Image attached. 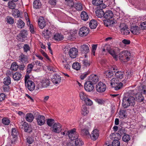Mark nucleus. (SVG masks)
Listing matches in <instances>:
<instances>
[{"label":"nucleus","mask_w":146,"mask_h":146,"mask_svg":"<svg viewBox=\"0 0 146 146\" xmlns=\"http://www.w3.org/2000/svg\"><path fill=\"white\" fill-rule=\"evenodd\" d=\"M132 91H129L125 93L123 100L122 105L124 108H126L131 106H134L135 104V99L132 96Z\"/></svg>","instance_id":"obj_1"},{"label":"nucleus","mask_w":146,"mask_h":146,"mask_svg":"<svg viewBox=\"0 0 146 146\" xmlns=\"http://www.w3.org/2000/svg\"><path fill=\"white\" fill-rule=\"evenodd\" d=\"M131 57L130 52L127 50L121 52L118 55L119 59L121 61L126 62L129 61Z\"/></svg>","instance_id":"obj_2"},{"label":"nucleus","mask_w":146,"mask_h":146,"mask_svg":"<svg viewBox=\"0 0 146 146\" xmlns=\"http://www.w3.org/2000/svg\"><path fill=\"white\" fill-rule=\"evenodd\" d=\"M52 132L59 133L62 130V126L59 123H55L51 127Z\"/></svg>","instance_id":"obj_3"},{"label":"nucleus","mask_w":146,"mask_h":146,"mask_svg":"<svg viewBox=\"0 0 146 146\" xmlns=\"http://www.w3.org/2000/svg\"><path fill=\"white\" fill-rule=\"evenodd\" d=\"M76 129L74 128L70 131H68L66 132V135H68L69 138L71 140H73L76 139L78 137V135L76 132Z\"/></svg>","instance_id":"obj_4"},{"label":"nucleus","mask_w":146,"mask_h":146,"mask_svg":"<svg viewBox=\"0 0 146 146\" xmlns=\"http://www.w3.org/2000/svg\"><path fill=\"white\" fill-rule=\"evenodd\" d=\"M20 129L24 130L25 132H30L32 131L30 127L26 122L22 121L19 124Z\"/></svg>","instance_id":"obj_5"},{"label":"nucleus","mask_w":146,"mask_h":146,"mask_svg":"<svg viewBox=\"0 0 146 146\" xmlns=\"http://www.w3.org/2000/svg\"><path fill=\"white\" fill-rule=\"evenodd\" d=\"M106 88V85L103 82H100L96 86V90L99 92H103L105 91Z\"/></svg>","instance_id":"obj_6"},{"label":"nucleus","mask_w":146,"mask_h":146,"mask_svg":"<svg viewBox=\"0 0 146 146\" xmlns=\"http://www.w3.org/2000/svg\"><path fill=\"white\" fill-rule=\"evenodd\" d=\"M89 32V28L84 27H81L79 30L78 33L79 35L80 36H86L88 35Z\"/></svg>","instance_id":"obj_7"},{"label":"nucleus","mask_w":146,"mask_h":146,"mask_svg":"<svg viewBox=\"0 0 146 146\" xmlns=\"http://www.w3.org/2000/svg\"><path fill=\"white\" fill-rule=\"evenodd\" d=\"M70 6L72 8H74L77 11H81L83 10L82 5L80 3L71 2Z\"/></svg>","instance_id":"obj_8"},{"label":"nucleus","mask_w":146,"mask_h":146,"mask_svg":"<svg viewBox=\"0 0 146 146\" xmlns=\"http://www.w3.org/2000/svg\"><path fill=\"white\" fill-rule=\"evenodd\" d=\"M84 87L85 90L88 92L92 91L94 88V86L93 83L88 81L86 82Z\"/></svg>","instance_id":"obj_9"},{"label":"nucleus","mask_w":146,"mask_h":146,"mask_svg":"<svg viewBox=\"0 0 146 146\" xmlns=\"http://www.w3.org/2000/svg\"><path fill=\"white\" fill-rule=\"evenodd\" d=\"M26 87L31 91H33L35 88V85L33 82L28 80L27 82L25 83Z\"/></svg>","instance_id":"obj_10"},{"label":"nucleus","mask_w":146,"mask_h":146,"mask_svg":"<svg viewBox=\"0 0 146 146\" xmlns=\"http://www.w3.org/2000/svg\"><path fill=\"white\" fill-rule=\"evenodd\" d=\"M70 56L72 58H74L76 57L78 54V50L75 48H71L68 52Z\"/></svg>","instance_id":"obj_11"},{"label":"nucleus","mask_w":146,"mask_h":146,"mask_svg":"<svg viewBox=\"0 0 146 146\" xmlns=\"http://www.w3.org/2000/svg\"><path fill=\"white\" fill-rule=\"evenodd\" d=\"M38 25L41 29L44 28L46 25V21L44 18L40 17L38 20Z\"/></svg>","instance_id":"obj_12"},{"label":"nucleus","mask_w":146,"mask_h":146,"mask_svg":"<svg viewBox=\"0 0 146 146\" xmlns=\"http://www.w3.org/2000/svg\"><path fill=\"white\" fill-rule=\"evenodd\" d=\"M38 124L40 126L44 125L45 122V117L43 115H39L36 118Z\"/></svg>","instance_id":"obj_13"},{"label":"nucleus","mask_w":146,"mask_h":146,"mask_svg":"<svg viewBox=\"0 0 146 146\" xmlns=\"http://www.w3.org/2000/svg\"><path fill=\"white\" fill-rule=\"evenodd\" d=\"M99 136V131L97 129L94 130L90 135L91 139L93 140H96Z\"/></svg>","instance_id":"obj_14"},{"label":"nucleus","mask_w":146,"mask_h":146,"mask_svg":"<svg viewBox=\"0 0 146 146\" xmlns=\"http://www.w3.org/2000/svg\"><path fill=\"white\" fill-rule=\"evenodd\" d=\"M88 80V81L91 82L94 85L98 81L99 78L96 75H92L89 77Z\"/></svg>","instance_id":"obj_15"},{"label":"nucleus","mask_w":146,"mask_h":146,"mask_svg":"<svg viewBox=\"0 0 146 146\" xmlns=\"http://www.w3.org/2000/svg\"><path fill=\"white\" fill-rule=\"evenodd\" d=\"M61 78L60 76L56 74L53 75L52 78V81L54 84H57L61 82Z\"/></svg>","instance_id":"obj_16"},{"label":"nucleus","mask_w":146,"mask_h":146,"mask_svg":"<svg viewBox=\"0 0 146 146\" xmlns=\"http://www.w3.org/2000/svg\"><path fill=\"white\" fill-rule=\"evenodd\" d=\"M90 124H88L86 127L81 130V135L83 136H87L90 135L89 132V129L90 128Z\"/></svg>","instance_id":"obj_17"},{"label":"nucleus","mask_w":146,"mask_h":146,"mask_svg":"<svg viewBox=\"0 0 146 146\" xmlns=\"http://www.w3.org/2000/svg\"><path fill=\"white\" fill-rule=\"evenodd\" d=\"M80 50L82 52L87 54L90 51L88 45L84 44L80 46Z\"/></svg>","instance_id":"obj_18"},{"label":"nucleus","mask_w":146,"mask_h":146,"mask_svg":"<svg viewBox=\"0 0 146 146\" xmlns=\"http://www.w3.org/2000/svg\"><path fill=\"white\" fill-rule=\"evenodd\" d=\"M40 83L42 87L46 88L50 85V81L48 79L44 78L41 80Z\"/></svg>","instance_id":"obj_19"},{"label":"nucleus","mask_w":146,"mask_h":146,"mask_svg":"<svg viewBox=\"0 0 146 146\" xmlns=\"http://www.w3.org/2000/svg\"><path fill=\"white\" fill-rule=\"evenodd\" d=\"M113 14L112 11L110 10L106 11L104 13V18L107 19H110L112 18L113 16Z\"/></svg>","instance_id":"obj_20"},{"label":"nucleus","mask_w":146,"mask_h":146,"mask_svg":"<svg viewBox=\"0 0 146 146\" xmlns=\"http://www.w3.org/2000/svg\"><path fill=\"white\" fill-rule=\"evenodd\" d=\"M115 76L117 78L121 80L124 79L125 75L123 72L117 71L115 73Z\"/></svg>","instance_id":"obj_21"},{"label":"nucleus","mask_w":146,"mask_h":146,"mask_svg":"<svg viewBox=\"0 0 146 146\" xmlns=\"http://www.w3.org/2000/svg\"><path fill=\"white\" fill-rule=\"evenodd\" d=\"M130 30L131 32L134 35H137L140 33L139 28L136 26L132 27L131 28Z\"/></svg>","instance_id":"obj_22"},{"label":"nucleus","mask_w":146,"mask_h":146,"mask_svg":"<svg viewBox=\"0 0 146 146\" xmlns=\"http://www.w3.org/2000/svg\"><path fill=\"white\" fill-rule=\"evenodd\" d=\"M103 21L106 27L113 26L115 23L113 20H110V19L104 20H103Z\"/></svg>","instance_id":"obj_23"},{"label":"nucleus","mask_w":146,"mask_h":146,"mask_svg":"<svg viewBox=\"0 0 146 146\" xmlns=\"http://www.w3.org/2000/svg\"><path fill=\"white\" fill-rule=\"evenodd\" d=\"M106 50L116 60H117L118 56L116 55V52L114 50L112 49H109L108 48Z\"/></svg>","instance_id":"obj_24"},{"label":"nucleus","mask_w":146,"mask_h":146,"mask_svg":"<svg viewBox=\"0 0 146 146\" xmlns=\"http://www.w3.org/2000/svg\"><path fill=\"white\" fill-rule=\"evenodd\" d=\"M81 112L82 114L84 115H86L89 113L88 109L86 105H84L82 106Z\"/></svg>","instance_id":"obj_25"},{"label":"nucleus","mask_w":146,"mask_h":146,"mask_svg":"<svg viewBox=\"0 0 146 146\" xmlns=\"http://www.w3.org/2000/svg\"><path fill=\"white\" fill-rule=\"evenodd\" d=\"M21 74L18 72H16L13 75V79L17 81L20 80L21 77Z\"/></svg>","instance_id":"obj_26"},{"label":"nucleus","mask_w":146,"mask_h":146,"mask_svg":"<svg viewBox=\"0 0 146 146\" xmlns=\"http://www.w3.org/2000/svg\"><path fill=\"white\" fill-rule=\"evenodd\" d=\"M19 58L20 61L23 63H27L28 62V57L23 54L19 56Z\"/></svg>","instance_id":"obj_27"},{"label":"nucleus","mask_w":146,"mask_h":146,"mask_svg":"<svg viewBox=\"0 0 146 146\" xmlns=\"http://www.w3.org/2000/svg\"><path fill=\"white\" fill-rule=\"evenodd\" d=\"M81 19L82 20L86 21L88 19V15L87 13L85 11H82L80 14Z\"/></svg>","instance_id":"obj_28"},{"label":"nucleus","mask_w":146,"mask_h":146,"mask_svg":"<svg viewBox=\"0 0 146 146\" xmlns=\"http://www.w3.org/2000/svg\"><path fill=\"white\" fill-rule=\"evenodd\" d=\"M98 25L97 22L95 20H91L89 23V26L91 29H95Z\"/></svg>","instance_id":"obj_29"},{"label":"nucleus","mask_w":146,"mask_h":146,"mask_svg":"<svg viewBox=\"0 0 146 146\" xmlns=\"http://www.w3.org/2000/svg\"><path fill=\"white\" fill-rule=\"evenodd\" d=\"M34 116L31 113H27L25 116V119L26 121L29 122H31L34 119Z\"/></svg>","instance_id":"obj_30"},{"label":"nucleus","mask_w":146,"mask_h":146,"mask_svg":"<svg viewBox=\"0 0 146 146\" xmlns=\"http://www.w3.org/2000/svg\"><path fill=\"white\" fill-rule=\"evenodd\" d=\"M96 15L98 18L104 17V11L102 10L98 9L95 11Z\"/></svg>","instance_id":"obj_31"},{"label":"nucleus","mask_w":146,"mask_h":146,"mask_svg":"<svg viewBox=\"0 0 146 146\" xmlns=\"http://www.w3.org/2000/svg\"><path fill=\"white\" fill-rule=\"evenodd\" d=\"M53 38L55 40L60 41L63 39V36L61 34L56 33L54 35Z\"/></svg>","instance_id":"obj_32"},{"label":"nucleus","mask_w":146,"mask_h":146,"mask_svg":"<svg viewBox=\"0 0 146 146\" xmlns=\"http://www.w3.org/2000/svg\"><path fill=\"white\" fill-rule=\"evenodd\" d=\"M135 98L136 100L139 102H141L144 100V98L142 94L140 93H138L136 95Z\"/></svg>","instance_id":"obj_33"},{"label":"nucleus","mask_w":146,"mask_h":146,"mask_svg":"<svg viewBox=\"0 0 146 146\" xmlns=\"http://www.w3.org/2000/svg\"><path fill=\"white\" fill-rule=\"evenodd\" d=\"M113 73L112 71H107L105 72L104 73V76L106 78H111V77L113 76Z\"/></svg>","instance_id":"obj_34"},{"label":"nucleus","mask_w":146,"mask_h":146,"mask_svg":"<svg viewBox=\"0 0 146 146\" xmlns=\"http://www.w3.org/2000/svg\"><path fill=\"white\" fill-rule=\"evenodd\" d=\"M41 3L39 1L35 0L33 3L34 7L36 9H39L40 7Z\"/></svg>","instance_id":"obj_35"},{"label":"nucleus","mask_w":146,"mask_h":146,"mask_svg":"<svg viewBox=\"0 0 146 146\" xmlns=\"http://www.w3.org/2000/svg\"><path fill=\"white\" fill-rule=\"evenodd\" d=\"M72 68L76 70H79L81 68L80 64L77 62L74 63L72 65Z\"/></svg>","instance_id":"obj_36"},{"label":"nucleus","mask_w":146,"mask_h":146,"mask_svg":"<svg viewBox=\"0 0 146 146\" xmlns=\"http://www.w3.org/2000/svg\"><path fill=\"white\" fill-rule=\"evenodd\" d=\"M131 138L129 135L125 134L122 137L123 141L125 142H128L130 139Z\"/></svg>","instance_id":"obj_37"},{"label":"nucleus","mask_w":146,"mask_h":146,"mask_svg":"<svg viewBox=\"0 0 146 146\" xmlns=\"http://www.w3.org/2000/svg\"><path fill=\"white\" fill-rule=\"evenodd\" d=\"M123 84L121 82L118 83L117 84L114 85L112 87L114 88V90H118L120 89L122 87Z\"/></svg>","instance_id":"obj_38"},{"label":"nucleus","mask_w":146,"mask_h":146,"mask_svg":"<svg viewBox=\"0 0 146 146\" xmlns=\"http://www.w3.org/2000/svg\"><path fill=\"white\" fill-rule=\"evenodd\" d=\"M3 83L5 85H9L11 83V78L9 76H7L4 78Z\"/></svg>","instance_id":"obj_39"},{"label":"nucleus","mask_w":146,"mask_h":146,"mask_svg":"<svg viewBox=\"0 0 146 146\" xmlns=\"http://www.w3.org/2000/svg\"><path fill=\"white\" fill-rule=\"evenodd\" d=\"M17 24V27L21 29L23 28L25 25V23L22 20L20 19L18 20Z\"/></svg>","instance_id":"obj_40"},{"label":"nucleus","mask_w":146,"mask_h":146,"mask_svg":"<svg viewBox=\"0 0 146 146\" xmlns=\"http://www.w3.org/2000/svg\"><path fill=\"white\" fill-rule=\"evenodd\" d=\"M47 125L49 127H51L55 123L54 120L53 119H48L46 121Z\"/></svg>","instance_id":"obj_41"},{"label":"nucleus","mask_w":146,"mask_h":146,"mask_svg":"<svg viewBox=\"0 0 146 146\" xmlns=\"http://www.w3.org/2000/svg\"><path fill=\"white\" fill-rule=\"evenodd\" d=\"M18 66L15 62H13L11 65V69L12 70L14 71L17 70L18 68Z\"/></svg>","instance_id":"obj_42"},{"label":"nucleus","mask_w":146,"mask_h":146,"mask_svg":"<svg viewBox=\"0 0 146 146\" xmlns=\"http://www.w3.org/2000/svg\"><path fill=\"white\" fill-rule=\"evenodd\" d=\"M33 66V65L32 63L29 64L27 67V73L28 74L30 73L32 70Z\"/></svg>","instance_id":"obj_43"},{"label":"nucleus","mask_w":146,"mask_h":146,"mask_svg":"<svg viewBox=\"0 0 146 146\" xmlns=\"http://www.w3.org/2000/svg\"><path fill=\"white\" fill-rule=\"evenodd\" d=\"M110 84H111L112 87L114 85H115L116 84H117L119 82V81L117 80V79L115 78H113L112 79L110 80Z\"/></svg>","instance_id":"obj_44"},{"label":"nucleus","mask_w":146,"mask_h":146,"mask_svg":"<svg viewBox=\"0 0 146 146\" xmlns=\"http://www.w3.org/2000/svg\"><path fill=\"white\" fill-rule=\"evenodd\" d=\"M26 31L24 30L22 31L18 35L17 37L19 38H25L26 37Z\"/></svg>","instance_id":"obj_45"},{"label":"nucleus","mask_w":146,"mask_h":146,"mask_svg":"<svg viewBox=\"0 0 146 146\" xmlns=\"http://www.w3.org/2000/svg\"><path fill=\"white\" fill-rule=\"evenodd\" d=\"M16 5L15 3L13 1H9L8 3V7L11 9H14Z\"/></svg>","instance_id":"obj_46"},{"label":"nucleus","mask_w":146,"mask_h":146,"mask_svg":"<svg viewBox=\"0 0 146 146\" xmlns=\"http://www.w3.org/2000/svg\"><path fill=\"white\" fill-rule=\"evenodd\" d=\"M102 3H103L102 0H93L92 4L94 5L98 6Z\"/></svg>","instance_id":"obj_47"},{"label":"nucleus","mask_w":146,"mask_h":146,"mask_svg":"<svg viewBox=\"0 0 146 146\" xmlns=\"http://www.w3.org/2000/svg\"><path fill=\"white\" fill-rule=\"evenodd\" d=\"M79 96L80 99L84 101L87 98V96L83 92H81L80 93Z\"/></svg>","instance_id":"obj_48"},{"label":"nucleus","mask_w":146,"mask_h":146,"mask_svg":"<svg viewBox=\"0 0 146 146\" xmlns=\"http://www.w3.org/2000/svg\"><path fill=\"white\" fill-rule=\"evenodd\" d=\"M42 33L46 38H48L51 35L47 29L44 30L42 32Z\"/></svg>","instance_id":"obj_49"},{"label":"nucleus","mask_w":146,"mask_h":146,"mask_svg":"<svg viewBox=\"0 0 146 146\" xmlns=\"http://www.w3.org/2000/svg\"><path fill=\"white\" fill-rule=\"evenodd\" d=\"M76 139L75 144L76 146H80L82 145L83 143L80 139L77 138Z\"/></svg>","instance_id":"obj_50"},{"label":"nucleus","mask_w":146,"mask_h":146,"mask_svg":"<svg viewBox=\"0 0 146 146\" xmlns=\"http://www.w3.org/2000/svg\"><path fill=\"white\" fill-rule=\"evenodd\" d=\"M3 123L5 125H8L10 123V120L7 118H5L2 119Z\"/></svg>","instance_id":"obj_51"},{"label":"nucleus","mask_w":146,"mask_h":146,"mask_svg":"<svg viewBox=\"0 0 146 146\" xmlns=\"http://www.w3.org/2000/svg\"><path fill=\"white\" fill-rule=\"evenodd\" d=\"M23 48L24 51L25 52L27 53L28 51L30 50V48L28 44H25L23 46Z\"/></svg>","instance_id":"obj_52"},{"label":"nucleus","mask_w":146,"mask_h":146,"mask_svg":"<svg viewBox=\"0 0 146 146\" xmlns=\"http://www.w3.org/2000/svg\"><path fill=\"white\" fill-rule=\"evenodd\" d=\"M86 105L88 106H91L92 105L93 103L92 101L88 98H87L84 101Z\"/></svg>","instance_id":"obj_53"},{"label":"nucleus","mask_w":146,"mask_h":146,"mask_svg":"<svg viewBox=\"0 0 146 146\" xmlns=\"http://www.w3.org/2000/svg\"><path fill=\"white\" fill-rule=\"evenodd\" d=\"M133 73L131 72V71H127L126 72V77H127V78L125 77L124 78V80H126L127 79L129 78L132 76Z\"/></svg>","instance_id":"obj_54"},{"label":"nucleus","mask_w":146,"mask_h":146,"mask_svg":"<svg viewBox=\"0 0 146 146\" xmlns=\"http://www.w3.org/2000/svg\"><path fill=\"white\" fill-rule=\"evenodd\" d=\"M90 73V72L88 71L87 72H85L82 74L80 76V78L81 80H84L87 76Z\"/></svg>","instance_id":"obj_55"},{"label":"nucleus","mask_w":146,"mask_h":146,"mask_svg":"<svg viewBox=\"0 0 146 146\" xmlns=\"http://www.w3.org/2000/svg\"><path fill=\"white\" fill-rule=\"evenodd\" d=\"M118 132L119 133H116L117 134L122 135L123 134L125 135L126 134V131L124 128H122L119 129Z\"/></svg>","instance_id":"obj_56"},{"label":"nucleus","mask_w":146,"mask_h":146,"mask_svg":"<svg viewBox=\"0 0 146 146\" xmlns=\"http://www.w3.org/2000/svg\"><path fill=\"white\" fill-rule=\"evenodd\" d=\"M112 146H120V142L117 140H114L112 142Z\"/></svg>","instance_id":"obj_57"},{"label":"nucleus","mask_w":146,"mask_h":146,"mask_svg":"<svg viewBox=\"0 0 146 146\" xmlns=\"http://www.w3.org/2000/svg\"><path fill=\"white\" fill-rule=\"evenodd\" d=\"M7 21L8 23L12 24H13L14 22V20L13 18L11 17H7Z\"/></svg>","instance_id":"obj_58"},{"label":"nucleus","mask_w":146,"mask_h":146,"mask_svg":"<svg viewBox=\"0 0 146 146\" xmlns=\"http://www.w3.org/2000/svg\"><path fill=\"white\" fill-rule=\"evenodd\" d=\"M97 44H93L92 46V53L94 56L95 55V51L97 49Z\"/></svg>","instance_id":"obj_59"},{"label":"nucleus","mask_w":146,"mask_h":146,"mask_svg":"<svg viewBox=\"0 0 146 146\" xmlns=\"http://www.w3.org/2000/svg\"><path fill=\"white\" fill-rule=\"evenodd\" d=\"M17 131L15 128H13L12 131V135L14 137H16L18 135Z\"/></svg>","instance_id":"obj_60"},{"label":"nucleus","mask_w":146,"mask_h":146,"mask_svg":"<svg viewBox=\"0 0 146 146\" xmlns=\"http://www.w3.org/2000/svg\"><path fill=\"white\" fill-rule=\"evenodd\" d=\"M119 115L121 118H125L126 116V112L124 110L120 111Z\"/></svg>","instance_id":"obj_61"},{"label":"nucleus","mask_w":146,"mask_h":146,"mask_svg":"<svg viewBox=\"0 0 146 146\" xmlns=\"http://www.w3.org/2000/svg\"><path fill=\"white\" fill-rule=\"evenodd\" d=\"M82 63L86 67L89 66L90 64L88 61L85 59L83 60Z\"/></svg>","instance_id":"obj_62"},{"label":"nucleus","mask_w":146,"mask_h":146,"mask_svg":"<svg viewBox=\"0 0 146 146\" xmlns=\"http://www.w3.org/2000/svg\"><path fill=\"white\" fill-rule=\"evenodd\" d=\"M140 26L142 30L146 29V21L142 23Z\"/></svg>","instance_id":"obj_63"},{"label":"nucleus","mask_w":146,"mask_h":146,"mask_svg":"<svg viewBox=\"0 0 146 146\" xmlns=\"http://www.w3.org/2000/svg\"><path fill=\"white\" fill-rule=\"evenodd\" d=\"M13 16L15 17H19L20 15V12L18 10H16L15 11H14V13L13 14Z\"/></svg>","instance_id":"obj_64"}]
</instances>
